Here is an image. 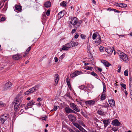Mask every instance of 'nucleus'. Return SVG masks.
I'll return each mask as SVG.
<instances>
[{"instance_id": "obj_15", "label": "nucleus", "mask_w": 132, "mask_h": 132, "mask_svg": "<svg viewBox=\"0 0 132 132\" xmlns=\"http://www.w3.org/2000/svg\"><path fill=\"white\" fill-rule=\"evenodd\" d=\"M112 124L115 126H118L120 124V123L117 119H116L112 121Z\"/></svg>"}, {"instance_id": "obj_14", "label": "nucleus", "mask_w": 132, "mask_h": 132, "mask_svg": "<svg viewBox=\"0 0 132 132\" xmlns=\"http://www.w3.org/2000/svg\"><path fill=\"white\" fill-rule=\"evenodd\" d=\"M68 118L69 120L72 122H74L75 121L76 117L73 115H69Z\"/></svg>"}, {"instance_id": "obj_33", "label": "nucleus", "mask_w": 132, "mask_h": 132, "mask_svg": "<svg viewBox=\"0 0 132 132\" xmlns=\"http://www.w3.org/2000/svg\"><path fill=\"white\" fill-rule=\"evenodd\" d=\"M11 50L13 51H17L18 50V48L15 47H14L12 48Z\"/></svg>"}, {"instance_id": "obj_25", "label": "nucleus", "mask_w": 132, "mask_h": 132, "mask_svg": "<svg viewBox=\"0 0 132 132\" xmlns=\"http://www.w3.org/2000/svg\"><path fill=\"white\" fill-rule=\"evenodd\" d=\"M109 102L111 105L114 106L115 105V102L113 100H109Z\"/></svg>"}, {"instance_id": "obj_63", "label": "nucleus", "mask_w": 132, "mask_h": 132, "mask_svg": "<svg viewBox=\"0 0 132 132\" xmlns=\"http://www.w3.org/2000/svg\"><path fill=\"white\" fill-rule=\"evenodd\" d=\"M69 77H67L66 79V81L67 82H69Z\"/></svg>"}, {"instance_id": "obj_55", "label": "nucleus", "mask_w": 132, "mask_h": 132, "mask_svg": "<svg viewBox=\"0 0 132 132\" xmlns=\"http://www.w3.org/2000/svg\"><path fill=\"white\" fill-rule=\"evenodd\" d=\"M76 29H73L71 33L72 34L74 33L76 31Z\"/></svg>"}, {"instance_id": "obj_7", "label": "nucleus", "mask_w": 132, "mask_h": 132, "mask_svg": "<svg viewBox=\"0 0 132 132\" xmlns=\"http://www.w3.org/2000/svg\"><path fill=\"white\" fill-rule=\"evenodd\" d=\"M70 107L72 108L73 110L77 112H79L80 111V110L77 108V106L74 103H70Z\"/></svg>"}, {"instance_id": "obj_46", "label": "nucleus", "mask_w": 132, "mask_h": 132, "mask_svg": "<svg viewBox=\"0 0 132 132\" xmlns=\"http://www.w3.org/2000/svg\"><path fill=\"white\" fill-rule=\"evenodd\" d=\"M80 36L81 38L83 39H85L86 37V36L83 34H81L80 35Z\"/></svg>"}, {"instance_id": "obj_40", "label": "nucleus", "mask_w": 132, "mask_h": 132, "mask_svg": "<svg viewBox=\"0 0 132 132\" xmlns=\"http://www.w3.org/2000/svg\"><path fill=\"white\" fill-rule=\"evenodd\" d=\"M50 10H48L46 12V14L47 16H48L50 15Z\"/></svg>"}, {"instance_id": "obj_47", "label": "nucleus", "mask_w": 132, "mask_h": 132, "mask_svg": "<svg viewBox=\"0 0 132 132\" xmlns=\"http://www.w3.org/2000/svg\"><path fill=\"white\" fill-rule=\"evenodd\" d=\"M118 67L119 68V69L118 70V72H120L121 69V67L120 65H119Z\"/></svg>"}, {"instance_id": "obj_43", "label": "nucleus", "mask_w": 132, "mask_h": 132, "mask_svg": "<svg viewBox=\"0 0 132 132\" xmlns=\"http://www.w3.org/2000/svg\"><path fill=\"white\" fill-rule=\"evenodd\" d=\"M29 54V53L27 52H25L23 55V57H25L26 56H27L28 54Z\"/></svg>"}, {"instance_id": "obj_54", "label": "nucleus", "mask_w": 132, "mask_h": 132, "mask_svg": "<svg viewBox=\"0 0 132 132\" xmlns=\"http://www.w3.org/2000/svg\"><path fill=\"white\" fill-rule=\"evenodd\" d=\"M112 130L114 131H116L117 130V129L115 127H113L112 128Z\"/></svg>"}, {"instance_id": "obj_64", "label": "nucleus", "mask_w": 132, "mask_h": 132, "mask_svg": "<svg viewBox=\"0 0 132 132\" xmlns=\"http://www.w3.org/2000/svg\"><path fill=\"white\" fill-rule=\"evenodd\" d=\"M98 70L100 71V72H101L102 71V69L101 68H98Z\"/></svg>"}, {"instance_id": "obj_58", "label": "nucleus", "mask_w": 132, "mask_h": 132, "mask_svg": "<svg viewBox=\"0 0 132 132\" xmlns=\"http://www.w3.org/2000/svg\"><path fill=\"white\" fill-rule=\"evenodd\" d=\"M113 10L115 12H117L119 13L120 12V11L118 10H117L115 9H113Z\"/></svg>"}, {"instance_id": "obj_3", "label": "nucleus", "mask_w": 132, "mask_h": 132, "mask_svg": "<svg viewBox=\"0 0 132 132\" xmlns=\"http://www.w3.org/2000/svg\"><path fill=\"white\" fill-rule=\"evenodd\" d=\"M9 115L7 113H5L2 115L0 117V120L1 123L3 124L4 122L9 119Z\"/></svg>"}, {"instance_id": "obj_6", "label": "nucleus", "mask_w": 132, "mask_h": 132, "mask_svg": "<svg viewBox=\"0 0 132 132\" xmlns=\"http://www.w3.org/2000/svg\"><path fill=\"white\" fill-rule=\"evenodd\" d=\"M82 73L81 71H76L75 72L70 74V76L72 78L77 76L78 75Z\"/></svg>"}, {"instance_id": "obj_62", "label": "nucleus", "mask_w": 132, "mask_h": 132, "mask_svg": "<svg viewBox=\"0 0 132 132\" xmlns=\"http://www.w3.org/2000/svg\"><path fill=\"white\" fill-rule=\"evenodd\" d=\"M87 48L88 51H89V52L90 51V46H87Z\"/></svg>"}, {"instance_id": "obj_59", "label": "nucleus", "mask_w": 132, "mask_h": 132, "mask_svg": "<svg viewBox=\"0 0 132 132\" xmlns=\"http://www.w3.org/2000/svg\"><path fill=\"white\" fill-rule=\"evenodd\" d=\"M118 35L120 37H123L125 36V35Z\"/></svg>"}, {"instance_id": "obj_39", "label": "nucleus", "mask_w": 132, "mask_h": 132, "mask_svg": "<svg viewBox=\"0 0 132 132\" xmlns=\"http://www.w3.org/2000/svg\"><path fill=\"white\" fill-rule=\"evenodd\" d=\"M104 50V48L103 47L101 46L100 47V51L101 52H103Z\"/></svg>"}, {"instance_id": "obj_1", "label": "nucleus", "mask_w": 132, "mask_h": 132, "mask_svg": "<svg viewBox=\"0 0 132 132\" xmlns=\"http://www.w3.org/2000/svg\"><path fill=\"white\" fill-rule=\"evenodd\" d=\"M92 39L93 40L96 39L94 43V46H97L100 44L101 42V36L98 33L96 32L93 34Z\"/></svg>"}, {"instance_id": "obj_44", "label": "nucleus", "mask_w": 132, "mask_h": 132, "mask_svg": "<svg viewBox=\"0 0 132 132\" xmlns=\"http://www.w3.org/2000/svg\"><path fill=\"white\" fill-rule=\"evenodd\" d=\"M57 106H54V108L51 110L52 111H55L57 109Z\"/></svg>"}, {"instance_id": "obj_5", "label": "nucleus", "mask_w": 132, "mask_h": 132, "mask_svg": "<svg viewBox=\"0 0 132 132\" xmlns=\"http://www.w3.org/2000/svg\"><path fill=\"white\" fill-rule=\"evenodd\" d=\"M17 98V97L16 98H15L14 100V103H15L14 106V110L15 111H16L18 110L20 105V102L18 100V98Z\"/></svg>"}, {"instance_id": "obj_32", "label": "nucleus", "mask_w": 132, "mask_h": 132, "mask_svg": "<svg viewBox=\"0 0 132 132\" xmlns=\"http://www.w3.org/2000/svg\"><path fill=\"white\" fill-rule=\"evenodd\" d=\"M103 93H104V92H106V88L105 84L104 83H103Z\"/></svg>"}, {"instance_id": "obj_31", "label": "nucleus", "mask_w": 132, "mask_h": 132, "mask_svg": "<svg viewBox=\"0 0 132 132\" xmlns=\"http://www.w3.org/2000/svg\"><path fill=\"white\" fill-rule=\"evenodd\" d=\"M104 123V126L105 127H106L108 125V121L107 120H105L103 121Z\"/></svg>"}, {"instance_id": "obj_60", "label": "nucleus", "mask_w": 132, "mask_h": 132, "mask_svg": "<svg viewBox=\"0 0 132 132\" xmlns=\"http://www.w3.org/2000/svg\"><path fill=\"white\" fill-rule=\"evenodd\" d=\"M78 37H79V35L78 34H76L75 35V38L77 39V38Z\"/></svg>"}, {"instance_id": "obj_34", "label": "nucleus", "mask_w": 132, "mask_h": 132, "mask_svg": "<svg viewBox=\"0 0 132 132\" xmlns=\"http://www.w3.org/2000/svg\"><path fill=\"white\" fill-rule=\"evenodd\" d=\"M0 106H6V104L2 101H0Z\"/></svg>"}, {"instance_id": "obj_27", "label": "nucleus", "mask_w": 132, "mask_h": 132, "mask_svg": "<svg viewBox=\"0 0 132 132\" xmlns=\"http://www.w3.org/2000/svg\"><path fill=\"white\" fill-rule=\"evenodd\" d=\"M40 86L38 85H36L34 87H32L34 91H36L38 89L39 87Z\"/></svg>"}, {"instance_id": "obj_29", "label": "nucleus", "mask_w": 132, "mask_h": 132, "mask_svg": "<svg viewBox=\"0 0 132 132\" xmlns=\"http://www.w3.org/2000/svg\"><path fill=\"white\" fill-rule=\"evenodd\" d=\"M105 98V95L104 93H103L102 95H101V100H104Z\"/></svg>"}, {"instance_id": "obj_61", "label": "nucleus", "mask_w": 132, "mask_h": 132, "mask_svg": "<svg viewBox=\"0 0 132 132\" xmlns=\"http://www.w3.org/2000/svg\"><path fill=\"white\" fill-rule=\"evenodd\" d=\"M5 20V18L4 17H2L1 19V20L2 21H3Z\"/></svg>"}, {"instance_id": "obj_2", "label": "nucleus", "mask_w": 132, "mask_h": 132, "mask_svg": "<svg viewBox=\"0 0 132 132\" xmlns=\"http://www.w3.org/2000/svg\"><path fill=\"white\" fill-rule=\"evenodd\" d=\"M80 21H78V19L76 17H75L71 19L70 21V23L74 26L76 28L79 27L81 24Z\"/></svg>"}, {"instance_id": "obj_26", "label": "nucleus", "mask_w": 132, "mask_h": 132, "mask_svg": "<svg viewBox=\"0 0 132 132\" xmlns=\"http://www.w3.org/2000/svg\"><path fill=\"white\" fill-rule=\"evenodd\" d=\"M64 11H61L60 12L58 13L59 16H60V18L62 17L64 15Z\"/></svg>"}, {"instance_id": "obj_12", "label": "nucleus", "mask_w": 132, "mask_h": 132, "mask_svg": "<svg viewBox=\"0 0 132 132\" xmlns=\"http://www.w3.org/2000/svg\"><path fill=\"white\" fill-rule=\"evenodd\" d=\"M65 110L66 113H75V111L70 108L69 106L66 107L65 109Z\"/></svg>"}, {"instance_id": "obj_38", "label": "nucleus", "mask_w": 132, "mask_h": 132, "mask_svg": "<svg viewBox=\"0 0 132 132\" xmlns=\"http://www.w3.org/2000/svg\"><path fill=\"white\" fill-rule=\"evenodd\" d=\"M121 86L123 88L126 89V85L124 84H121Z\"/></svg>"}, {"instance_id": "obj_11", "label": "nucleus", "mask_w": 132, "mask_h": 132, "mask_svg": "<svg viewBox=\"0 0 132 132\" xmlns=\"http://www.w3.org/2000/svg\"><path fill=\"white\" fill-rule=\"evenodd\" d=\"M129 82L130 93V96L131 98H132V80L131 78L129 79Z\"/></svg>"}, {"instance_id": "obj_35", "label": "nucleus", "mask_w": 132, "mask_h": 132, "mask_svg": "<svg viewBox=\"0 0 132 132\" xmlns=\"http://www.w3.org/2000/svg\"><path fill=\"white\" fill-rule=\"evenodd\" d=\"M22 93V91H21L19 93V94L17 95V97H16L15 98H16L17 97H18V99H19V97L21 95Z\"/></svg>"}, {"instance_id": "obj_45", "label": "nucleus", "mask_w": 132, "mask_h": 132, "mask_svg": "<svg viewBox=\"0 0 132 132\" xmlns=\"http://www.w3.org/2000/svg\"><path fill=\"white\" fill-rule=\"evenodd\" d=\"M97 113L98 114L100 115H102L103 114V112L101 110H98L97 112Z\"/></svg>"}, {"instance_id": "obj_24", "label": "nucleus", "mask_w": 132, "mask_h": 132, "mask_svg": "<svg viewBox=\"0 0 132 132\" xmlns=\"http://www.w3.org/2000/svg\"><path fill=\"white\" fill-rule=\"evenodd\" d=\"M118 5L122 8H125L127 7V5L126 4L119 3L118 4Z\"/></svg>"}, {"instance_id": "obj_19", "label": "nucleus", "mask_w": 132, "mask_h": 132, "mask_svg": "<svg viewBox=\"0 0 132 132\" xmlns=\"http://www.w3.org/2000/svg\"><path fill=\"white\" fill-rule=\"evenodd\" d=\"M105 50L106 52L109 54L112 53L113 52L112 50L110 47L106 48Z\"/></svg>"}, {"instance_id": "obj_16", "label": "nucleus", "mask_w": 132, "mask_h": 132, "mask_svg": "<svg viewBox=\"0 0 132 132\" xmlns=\"http://www.w3.org/2000/svg\"><path fill=\"white\" fill-rule=\"evenodd\" d=\"M68 43L70 48L77 46L79 44L78 42H72L71 43Z\"/></svg>"}, {"instance_id": "obj_37", "label": "nucleus", "mask_w": 132, "mask_h": 132, "mask_svg": "<svg viewBox=\"0 0 132 132\" xmlns=\"http://www.w3.org/2000/svg\"><path fill=\"white\" fill-rule=\"evenodd\" d=\"M31 49V46H29L28 48L27 49L26 52H27L28 53H29V52L30 51Z\"/></svg>"}, {"instance_id": "obj_4", "label": "nucleus", "mask_w": 132, "mask_h": 132, "mask_svg": "<svg viewBox=\"0 0 132 132\" xmlns=\"http://www.w3.org/2000/svg\"><path fill=\"white\" fill-rule=\"evenodd\" d=\"M118 54L124 61H126L128 60V57L127 55L119 51L118 52Z\"/></svg>"}, {"instance_id": "obj_8", "label": "nucleus", "mask_w": 132, "mask_h": 132, "mask_svg": "<svg viewBox=\"0 0 132 132\" xmlns=\"http://www.w3.org/2000/svg\"><path fill=\"white\" fill-rule=\"evenodd\" d=\"M96 101L95 100H93L86 101L85 102V103L87 105H91L95 104Z\"/></svg>"}, {"instance_id": "obj_28", "label": "nucleus", "mask_w": 132, "mask_h": 132, "mask_svg": "<svg viewBox=\"0 0 132 132\" xmlns=\"http://www.w3.org/2000/svg\"><path fill=\"white\" fill-rule=\"evenodd\" d=\"M60 5L62 6L65 7L67 6V3L63 1L60 4Z\"/></svg>"}, {"instance_id": "obj_18", "label": "nucleus", "mask_w": 132, "mask_h": 132, "mask_svg": "<svg viewBox=\"0 0 132 132\" xmlns=\"http://www.w3.org/2000/svg\"><path fill=\"white\" fill-rule=\"evenodd\" d=\"M34 91L33 88L30 89L28 91H26L24 93V94L25 95H27L29 94H30L31 93H32Z\"/></svg>"}, {"instance_id": "obj_20", "label": "nucleus", "mask_w": 132, "mask_h": 132, "mask_svg": "<svg viewBox=\"0 0 132 132\" xmlns=\"http://www.w3.org/2000/svg\"><path fill=\"white\" fill-rule=\"evenodd\" d=\"M44 5L46 7L48 8L51 7V3L50 1H48L44 3Z\"/></svg>"}, {"instance_id": "obj_9", "label": "nucleus", "mask_w": 132, "mask_h": 132, "mask_svg": "<svg viewBox=\"0 0 132 132\" xmlns=\"http://www.w3.org/2000/svg\"><path fill=\"white\" fill-rule=\"evenodd\" d=\"M12 57L13 59L14 60H18L22 59V56L20 54L18 53L13 55Z\"/></svg>"}, {"instance_id": "obj_56", "label": "nucleus", "mask_w": 132, "mask_h": 132, "mask_svg": "<svg viewBox=\"0 0 132 132\" xmlns=\"http://www.w3.org/2000/svg\"><path fill=\"white\" fill-rule=\"evenodd\" d=\"M23 97H21L20 98H19V99L18 100L19 101V102H21L23 100Z\"/></svg>"}, {"instance_id": "obj_23", "label": "nucleus", "mask_w": 132, "mask_h": 132, "mask_svg": "<svg viewBox=\"0 0 132 132\" xmlns=\"http://www.w3.org/2000/svg\"><path fill=\"white\" fill-rule=\"evenodd\" d=\"M35 103V102L33 100H32L29 102L27 104V105L28 106H32L34 105V104Z\"/></svg>"}, {"instance_id": "obj_13", "label": "nucleus", "mask_w": 132, "mask_h": 132, "mask_svg": "<svg viewBox=\"0 0 132 132\" xmlns=\"http://www.w3.org/2000/svg\"><path fill=\"white\" fill-rule=\"evenodd\" d=\"M69 46V43H67L62 46V49L63 50L68 51L70 48Z\"/></svg>"}, {"instance_id": "obj_41", "label": "nucleus", "mask_w": 132, "mask_h": 132, "mask_svg": "<svg viewBox=\"0 0 132 132\" xmlns=\"http://www.w3.org/2000/svg\"><path fill=\"white\" fill-rule=\"evenodd\" d=\"M91 74L92 75L94 76L95 77H97V75L94 72H91Z\"/></svg>"}, {"instance_id": "obj_30", "label": "nucleus", "mask_w": 132, "mask_h": 132, "mask_svg": "<svg viewBox=\"0 0 132 132\" xmlns=\"http://www.w3.org/2000/svg\"><path fill=\"white\" fill-rule=\"evenodd\" d=\"M59 78L58 74L57 73L55 75L54 80H59Z\"/></svg>"}, {"instance_id": "obj_53", "label": "nucleus", "mask_w": 132, "mask_h": 132, "mask_svg": "<svg viewBox=\"0 0 132 132\" xmlns=\"http://www.w3.org/2000/svg\"><path fill=\"white\" fill-rule=\"evenodd\" d=\"M54 60H55V62H58L59 60V59L57 58V57H54Z\"/></svg>"}, {"instance_id": "obj_21", "label": "nucleus", "mask_w": 132, "mask_h": 132, "mask_svg": "<svg viewBox=\"0 0 132 132\" xmlns=\"http://www.w3.org/2000/svg\"><path fill=\"white\" fill-rule=\"evenodd\" d=\"M73 124L76 127H77L80 130L82 128V127L80 126L78 123L77 122L73 123Z\"/></svg>"}, {"instance_id": "obj_10", "label": "nucleus", "mask_w": 132, "mask_h": 132, "mask_svg": "<svg viewBox=\"0 0 132 132\" xmlns=\"http://www.w3.org/2000/svg\"><path fill=\"white\" fill-rule=\"evenodd\" d=\"M12 86V84L11 82H7L5 85L4 87V90H6L10 88Z\"/></svg>"}, {"instance_id": "obj_22", "label": "nucleus", "mask_w": 132, "mask_h": 132, "mask_svg": "<svg viewBox=\"0 0 132 132\" xmlns=\"http://www.w3.org/2000/svg\"><path fill=\"white\" fill-rule=\"evenodd\" d=\"M15 8L16 10L20 12L21 11V7L20 5H16L15 6Z\"/></svg>"}, {"instance_id": "obj_52", "label": "nucleus", "mask_w": 132, "mask_h": 132, "mask_svg": "<svg viewBox=\"0 0 132 132\" xmlns=\"http://www.w3.org/2000/svg\"><path fill=\"white\" fill-rule=\"evenodd\" d=\"M79 88L80 89H83L85 88V86L84 85H82L79 87Z\"/></svg>"}, {"instance_id": "obj_36", "label": "nucleus", "mask_w": 132, "mask_h": 132, "mask_svg": "<svg viewBox=\"0 0 132 132\" xmlns=\"http://www.w3.org/2000/svg\"><path fill=\"white\" fill-rule=\"evenodd\" d=\"M92 68L93 67H90L87 66L86 67L85 69L87 70H92Z\"/></svg>"}, {"instance_id": "obj_49", "label": "nucleus", "mask_w": 132, "mask_h": 132, "mask_svg": "<svg viewBox=\"0 0 132 132\" xmlns=\"http://www.w3.org/2000/svg\"><path fill=\"white\" fill-rule=\"evenodd\" d=\"M80 130L82 132H88L87 131L84 129L82 127L81 128Z\"/></svg>"}, {"instance_id": "obj_57", "label": "nucleus", "mask_w": 132, "mask_h": 132, "mask_svg": "<svg viewBox=\"0 0 132 132\" xmlns=\"http://www.w3.org/2000/svg\"><path fill=\"white\" fill-rule=\"evenodd\" d=\"M37 101L38 102L41 101H42V99L40 98H37Z\"/></svg>"}, {"instance_id": "obj_17", "label": "nucleus", "mask_w": 132, "mask_h": 132, "mask_svg": "<svg viewBox=\"0 0 132 132\" xmlns=\"http://www.w3.org/2000/svg\"><path fill=\"white\" fill-rule=\"evenodd\" d=\"M101 62L106 67H109L111 65V64L109 63L107 61L104 60H102L101 61Z\"/></svg>"}, {"instance_id": "obj_50", "label": "nucleus", "mask_w": 132, "mask_h": 132, "mask_svg": "<svg viewBox=\"0 0 132 132\" xmlns=\"http://www.w3.org/2000/svg\"><path fill=\"white\" fill-rule=\"evenodd\" d=\"M54 80L55 83L54 85L55 86H56L58 84V81H59V80Z\"/></svg>"}, {"instance_id": "obj_51", "label": "nucleus", "mask_w": 132, "mask_h": 132, "mask_svg": "<svg viewBox=\"0 0 132 132\" xmlns=\"http://www.w3.org/2000/svg\"><path fill=\"white\" fill-rule=\"evenodd\" d=\"M47 118V116H45L44 117H42L41 118V119L44 120H46V119Z\"/></svg>"}, {"instance_id": "obj_48", "label": "nucleus", "mask_w": 132, "mask_h": 132, "mask_svg": "<svg viewBox=\"0 0 132 132\" xmlns=\"http://www.w3.org/2000/svg\"><path fill=\"white\" fill-rule=\"evenodd\" d=\"M65 54H63L62 55H61L60 57V59H61V60H62V59L64 58V56Z\"/></svg>"}, {"instance_id": "obj_42", "label": "nucleus", "mask_w": 132, "mask_h": 132, "mask_svg": "<svg viewBox=\"0 0 132 132\" xmlns=\"http://www.w3.org/2000/svg\"><path fill=\"white\" fill-rule=\"evenodd\" d=\"M124 75L125 76H128V73L127 70H126L124 72Z\"/></svg>"}]
</instances>
